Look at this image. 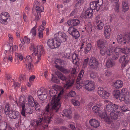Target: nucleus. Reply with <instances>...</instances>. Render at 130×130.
Returning a JSON list of instances; mask_svg holds the SVG:
<instances>
[{
	"mask_svg": "<svg viewBox=\"0 0 130 130\" xmlns=\"http://www.w3.org/2000/svg\"><path fill=\"white\" fill-rule=\"evenodd\" d=\"M89 59L87 58V59H84L83 63V65L84 67H86L87 64Z\"/></svg>",
	"mask_w": 130,
	"mask_h": 130,
	"instance_id": "0e129e2a",
	"label": "nucleus"
},
{
	"mask_svg": "<svg viewBox=\"0 0 130 130\" xmlns=\"http://www.w3.org/2000/svg\"><path fill=\"white\" fill-rule=\"evenodd\" d=\"M34 106L36 110L38 111H40V106L37 103H35Z\"/></svg>",
	"mask_w": 130,
	"mask_h": 130,
	"instance_id": "e2e57ef3",
	"label": "nucleus"
},
{
	"mask_svg": "<svg viewBox=\"0 0 130 130\" xmlns=\"http://www.w3.org/2000/svg\"><path fill=\"white\" fill-rule=\"evenodd\" d=\"M98 93L99 95L103 99H107L109 96V93L103 88H98Z\"/></svg>",
	"mask_w": 130,
	"mask_h": 130,
	"instance_id": "ddd939ff",
	"label": "nucleus"
},
{
	"mask_svg": "<svg viewBox=\"0 0 130 130\" xmlns=\"http://www.w3.org/2000/svg\"><path fill=\"white\" fill-rule=\"evenodd\" d=\"M102 4L96 1H94L90 3V8L92 10H96L98 11L99 10Z\"/></svg>",
	"mask_w": 130,
	"mask_h": 130,
	"instance_id": "9b49d317",
	"label": "nucleus"
},
{
	"mask_svg": "<svg viewBox=\"0 0 130 130\" xmlns=\"http://www.w3.org/2000/svg\"><path fill=\"white\" fill-rule=\"evenodd\" d=\"M118 116L114 112H111L110 113V118L112 119L116 120L118 118Z\"/></svg>",
	"mask_w": 130,
	"mask_h": 130,
	"instance_id": "4c0bfd02",
	"label": "nucleus"
},
{
	"mask_svg": "<svg viewBox=\"0 0 130 130\" xmlns=\"http://www.w3.org/2000/svg\"><path fill=\"white\" fill-rule=\"evenodd\" d=\"M93 10L90 8H89L82 13V16L84 18H92L93 13Z\"/></svg>",
	"mask_w": 130,
	"mask_h": 130,
	"instance_id": "2eb2a0df",
	"label": "nucleus"
},
{
	"mask_svg": "<svg viewBox=\"0 0 130 130\" xmlns=\"http://www.w3.org/2000/svg\"><path fill=\"white\" fill-rule=\"evenodd\" d=\"M37 27L35 26L31 29L30 32V34H32L33 35L35 36L36 35V28Z\"/></svg>",
	"mask_w": 130,
	"mask_h": 130,
	"instance_id": "4d7b16f0",
	"label": "nucleus"
},
{
	"mask_svg": "<svg viewBox=\"0 0 130 130\" xmlns=\"http://www.w3.org/2000/svg\"><path fill=\"white\" fill-rule=\"evenodd\" d=\"M90 125L92 127L96 128L100 125L99 122L96 120L92 119L90 120L89 122Z\"/></svg>",
	"mask_w": 130,
	"mask_h": 130,
	"instance_id": "aec40b11",
	"label": "nucleus"
},
{
	"mask_svg": "<svg viewBox=\"0 0 130 130\" xmlns=\"http://www.w3.org/2000/svg\"><path fill=\"white\" fill-rule=\"evenodd\" d=\"M55 73L58 77V78L62 80L66 81L67 78L61 73L58 71H56Z\"/></svg>",
	"mask_w": 130,
	"mask_h": 130,
	"instance_id": "393cba45",
	"label": "nucleus"
},
{
	"mask_svg": "<svg viewBox=\"0 0 130 130\" xmlns=\"http://www.w3.org/2000/svg\"><path fill=\"white\" fill-rule=\"evenodd\" d=\"M78 55L74 53L72 54V55L71 56L73 60V62L74 64H76L77 62L79 61V59L78 58Z\"/></svg>",
	"mask_w": 130,
	"mask_h": 130,
	"instance_id": "c756f323",
	"label": "nucleus"
},
{
	"mask_svg": "<svg viewBox=\"0 0 130 130\" xmlns=\"http://www.w3.org/2000/svg\"><path fill=\"white\" fill-rule=\"evenodd\" d=\"M99 62L98 60L94 57H91L88 62L89 67L92 70H95L98 68Z\"/></svg>",
	"mask_w": 130,
	"mask_h": 130,
	"instance_id": "0eeeda50",
	"label": "nucleus"
},
{
	"mask_svg": "<svg viewBox=\"0 0 130 130\" xmlns=\"http://www.w3.org/2000/svg\"><path fill=\"white\" fill-rule=\"evenodd\" d=\"M84 2V1L83 0H79L76 3L75 6L77 8L83 4Z\"/></svg>",
	"mask_w": 130,
	"mask_h": 130,
	"instance_id": "6e6d98bb",
	"label": "nucleus"
},
{
	"mask_svg": "<svg viewBox=\"0 0 130 130\" xmlns=\"http://www.w3.org/2000/svg\"><path fill=\"white\" fill-rule=\"evenodd\" d=\"M77 12V9L75 8L74 9L70 14V17H72L76 14Z\"/></svg>",
	"mask_w": 130,
	"mask_h": 130,
	"instance_id": "69168bd1",
	"label": "nucleus"
},
{
	"mask_svg": "<svg viewBox=\"0 0 130 130\" xmlns=\"http://www.w3.org/2000/svg\"><path fill=\"white\" fill-rule=\"evenodd\" d=\"M66 34L63 32H59L56 37L57 39L61 43L66 41L67 38Z\"/></svg>",
	"mask_w": 130,
	"mask_h": 130,
	"instance_id": "9d476101",
	"label": "nucleus"
},
{
	"mask_svg": "<svg viewBox=\"0 0 130 130\" xmlns=\"http://www.w3.org/2000/svg\"><path fill=\"white\" fill-rule=\"evenodd\" d=\"M63 92L62 90L56 95L57 93L56 90L52 89L49 90L50 95L52 97L51 102V105H50L48 104L45 107L41 114L42 117L36 121V124L37 126L42 125L44 128L48 127V124L52 120L53 115L58 111L60 107V97Z\"/></svg>",
	"mask_w": 130,
	"mask_h": 130,
	"instance_id": "f257e3e1",
	"label": "nucleus"
},
{
	"mask_svg": "<svg viewBox=\"0 0 130 130\" xmlns=\"http://www.w3.org/2000/svg\"><path fill=\"white\" fill-rule=\"evenodd\" d=\"M127 54H125L120 57L119 59V61L121 63L123 62L124 61H126V57L127 56Z\"/></svg>",
	"mask_w": 130,
	"mask_h": 130,
	"instance_id": "09e8293b",
	"label": "nucleus"
},
{
	"mask_svg": "<svg viewBox=\"0 0 130 130\" xmlns=\"http://www.w3.org/2000/svg\"><path fill=\"white\" fill-rule=\"evenodd\" d=\"M25 61H26V65H27V63L29 64L32 63H31L32 62V59L31 58V57L30 56H27L26 57V58L25 59Z\"/></svg>",
	"mask_w": 130,
	"mask_h": 130,
	"instance_id": "de8ad7c7",
	"label": "nucleus"
},
{
	"mask_svg": "<svg viewBox=\"0 0 130 130\" xmlns=\"http://www.w3.org/2000/svg\"><path fill=\"white\" fill-rule=\"evenodd\" d=\"M105 42L103 40L100 39L97 41V46L100 49H103L105 47Z\"/></svg>",
	"mask_w": 130,
	"mask_h": 130,
	"instance_id": "a878e982",
	"label": "nucleus"
},
{
	"mask_svg": "<svg viewBox=\"0 0 130 130\" xmlns=\"http://www.w3.org/2000/svg\"><path fill=\"white\" fill-rule=\"evenodd\" d=\"M75 95V92L74 91H70L69 94V96L71 97H73Z\"/></svg>",
	"mask_w": 130,
	"mask_h": 130,
	"instance_id": "774afa93",
	"label": "nucleus"
},
{
	"mask_svg": "<svg viewBox=\"0 0 130 130\" xmlns=\"http://www.w3.org/2000/svg\"><path fill=\"white\" fill-rule=\"evenodd\" d=\"M68 25L71 26H75L78 25L79 23L80 22L77 19H73L69 20L67 22Z\"/></svg>",
	"mask_w": 130,
	"mask_h": 130,
	"instance_id": "6ab92c4d",
	"label": "nucleus"
},
{
	"mask_svg": "<svg viewBox=\"0 0 130 130\" xmlns=\"http://www.w3.org/2000/svg\"><path fill=\"white\" fill-rule=\"evenodd\" d=\"M72 54L69 53H65L63 54V57L68 59H71V58Z\"/></svg>",
	"mask_w": 130,
	"mask_h": 130,
	"instance_id": "8fccbe9b",
	"label": "nucleus"
},
{
	"mask_svg": "<svg viewBox=\"0 0 130 130\" xmlns=\"http://www.w3.org/2000/svg\"><path fill=\"white\" fill-rule=\"evenodd\" d=\"M89 74V77L91 79H95L96 77L97 73L95 71H90Z\"/></svg>",
	"mask_w": 130,
	"mask_h": 130,
	"instance_id": "f704fd0d",
	"label": "nucleus"
},
{
	"mask_svg": "<svg viewBox=\"0 0 130 130\" xmlns=\"http://www.w3.org/2000/svg\"><path fill=\"white\" fill-rule=\"evenodd\" d=\"M104 74L105 75L107 76H109L111 74V71L108 70L105 71H104Z\"/></svg>",
	"mask_w": 130,
	"mask_h": 130,
	"instance_id": "052dcab7",
	"label": "nucleus"
},
{
	"mask_svg": "<svg viewBox=\"0 0 130 130\" xmlns=\"http://www.w3.org/2000/svg\"><path fill=\"white\" fill-rule=\"evenodd\" d=\"M98 93L99 95L103 99H107L109 96V93L103 88H98Z\"/></svg>",
	"mask_w": 130,
	"mask_h": 130,
	"instance_id": "f8f14e48",
	"label": "nucleus"
},
{
	"mask_svg": "<svg viewBox=\"0 0 130 130\" xmlns=\"http://www.w3.org/2000/svg\"><path fill=\"white\" fill-rule=\"evenodd\" d=\"M26 76L24 75L20 74L19 76V80L21 81H24L26 79Z\"/></svg>",
	"mask_w": 130,
	"mask_h": 130,
	"instance_id": "13d9d810",
	"label": "nucleus"
},
{
	"mask_svg": "<svg viewBox=\"0 0 130 130\" xmlns=\"http://www.w3.org/2000/svg\"><path fill=\"white\" fill-rule=\"evenodd\" d=\"M68 32L76 39L79 37L80 34L77 30L73 27H69Z\"/></svg>",
	"mask_w": 130,
	"mask_h": 130,
	"instance_id": "1a4fd4ad",
	"label": "nucleus"
},
{
	"mask_svg": "<svg viewBox=\"0 0 130 130\" xmlns=\"http://www.w3.org/2000/svg\"><path fill=\"white\" fill-rule=\"evenodd\" d=\"M123 82L121 80H118L113 83V86L116 89H119L123 86Z\"/></svg>",
	"mask_w": 130,
	"mask_h": 130,
	"instance_id": "412c9836",
	"label": "nucleus"
},
{
	"mask_svg": "<svg viewBox=\"0 0 130 130\" xmlns=\"http://www.w3.org/2000/svg\"><path fill=\"white\" fill-rule=\"evenodd\" d=\"M121 109L124 112L129 110V108L127 107L126 105H124L121 107Z\"/></svg>",
	"mask_w": 130,
	"mask_h": 130,
	"instance_id": "680f3d73",
	"label": "nucleus"
},
{
	"mask_svg": "<svg viewBox=\"0 0 130 130\" xmlns=\"http://www.w3.org/2000/svg\"><path fill=\"white\" fill-rule=\"evenodd\" d=\"M106 110H107V112H113V111L111 104H109L106 106Z\"/></svg>",
	"mask_w": 130,
	"mask_h": 130,
	"instance_id": "603ef678",
	"label": "nucleus"
},
{
	"mask_svg": "<svg viewBox=\"0 0 130 130\" xmlns=\"http://www.w3.org/2000/svg\"><path fill=\"white\" fill-rule=\"evenodd\" d=\"M125 91V89L121 90L119 99L121 101H124L126 104H128L130 103V93Z\"/></svg>",
	"mask_w": 130,
	"mask_h": 130,
	"instance_id": "39448f33",
	"label": "nucleus"
},
{
	"mask_svg": "<svg viewBox=\"0 0 130 130\" xmlns=\"http://www.w3.org/2000/svg\"><path fill=\"white\" fill-rule=\"evenodd\" d=\"M19 113L18 111L11 110L9 112V117L12 119L19 117Z\"/></svg>",
	"mask_w": 130,
	"mask_h": 130,
	"instance_id": "4be33fe9",
	"label": "nucleus"
},
{
	"mask_svg": "<svg viewBox=\"0 0 130 130\" xmlns=\"http://www.w3.org/2000/svg\"><path fill=\"white\" fill-rule=\"evenodd\" d=\"M40 47L41 51H43V47L42 45H41L40 47L39 45H37V46L36 51L34 44H31V46L30 47V50L33 51V53L35 56H37L36 61L35 62V64H37L41 59V53L40 50Z\"/></svg>",
	"mask_w": 130,
	"mask_h": 130,
	"instance_id": "20e7f679",
	"label": "nucleus"
},
{
	"mask_svg": "<svg viewBox=\"0 0 130 130\" xmlns=\"http://www.w3.org/2000/svg\"><path fill=\"white\" fill-rule=\"evenodd\" d=\"M101 106L98 104H97L94 106L92 108L93 111L94 112L98 113L100 110Z\"/></svg>",
	"mask_w": 130,
	"mask_h": 130,
	"instance_id": "72a5a7b5",
	"label": "nucleus"
},
{
	"mask_svg": "<svg viewBox=\"0 0 130 130\" xmlns=\"http://www.w3.org/2000/svg\"><path fill=\"white\" fill-rule=\"evenodd\" d=\"M69 108L68 109L64 110L63 111V113L61 114L60 115V116L61 118H64V115L65 116L68 118L70 119L72 117L71 115V107L70 106H69Z\"/></svg>",
	"mask_w": 130,
	"mask_h": 130,
	"instance_id": "dca6fc26",
	"label": "nucleus"
},
{
	"mask_svg": "<svg viewBox=\"0 0 130 130\" xmlns=\"http://www.w3.org/2000/svg\"><path fill=\"white\" fill-rule=\"evenodd\" d=\"M92 46L90 43H88L86 46L85 49V53L86 54L90 51L91 48Z\"/></svg>",
	"mask_w": 130,
	"mask_h": 130,
	"instance_id": "49530a36",
	"label": "nucleus"
},
{
	"mask_svg": "<svg viewBox=\"0 0 130 130\" xmlns=\"http://www.w3.org/2000/svg\"><path fill=\"white\" fill-rule=\"evenodd\" d=\"M120 51L123 53H130V47H126L125 48L121 49V48Z\"/></svg>",
	"mask_w": 130,
	"mask_h": 130,
	"instance_id": "a18cd8bd",
	"label": "nucleus"
},
{
	"mask_svg": "<svg viewBox=\"0 0 130 130\" xmlns=\"http://www.w3.org/2000/svg\"><path fill=\"white\" fill-rule=\"evenodd\" d=\"M54 41L53 39H50L48 40L47 42V44L49 47L50 48H53V43Z\"/></svg>",
	"mask_w": 130,
	"mask_h": 130,
	"instance_id": "58836bf2",
	"label": "nucleus"
},
{
	"mask_svg": "<svg viewBox=\"0 0 130 130\" xmlns=\"http://www.w3.org/2000/svg\"><path fill=\"white\" fill-rule=\"evenodd\" d=\"M106 67L108 68L111 67L114 65V63L112 60L108 59L106 62Z\"/></svg>",
	"mask_w": 130,
	"mask_h": 130,
	"instance_id": "e433bc0d",
	"label": "nucleus"
},
{
	"mask_svg": "<svg viewBox=\"0 0 130 130\" xmlns=\"http://www.w3.org/2000/svg\"><path fill=\"white\" fill-rule=\"evenodd\" d=\"M55 66L64 74H68L70 73V70L64 68V67L60 66L57 64L55 65Z\"/></svg>",
	"mask_w": 130,
	"mask_h": 130,
	"instance_id": "b1692460",
	"label": "nucleus"
},
{
	"mask_svg": "<svg viewBox=\"0 0 130 130\" xmlns=\"http://www.w3.org/2000/svg\"><path fill=\"white\" fill-rule=\"evenodd\" d=\"M111 105L113 111H116L117 112L116 110L118 109L119 107L118 105L116 104H111Z\"/></svg>",
	"mask_w": 130,
	"mask_h": 130,
	"instance_id": "bf43d9fd",
	"label": "nucleus"
},
{
	"mask_svg": "<svg viewBox=\"0 0 130 130\" xmlns=\"http://www.w3.org/2000/svg\"><path fill=\"white\" fill-rule=\"evenodd\" d=\"M0 129L4 130L7 129V123L5 122H2L0 123Z\"/></svg>",
	"mask_w": 130,
	"mask_h": 130,
	"instance_id": "79ce46f5",
	"label": "nucleus"
},
{
	"mask_svg": "<svg viewBox=\"0 0 130 130\" xmlns=\"http://www.w3.org/2000/svg\"><path fill=\"white\" fill-rule=\"evenodd\" d=\"M74 83L73 81H70L68 80L66 81L65 86L67 89H68L70 88L72 86Z\"/></svg>",
	"mask_w": 130,
	"mask_h": 130,
	"instance_id": "ea45409f",
	"label": "nucleus"
},
{
	"mask_svg": "<svg viewBox=\"0 0 130 130\" xmlns=\"http://www.w3.org/2000/svg\"><path fill=\"white\" fill-rule=\"evenodd\" d=\"M25 116L24 117H27V114H30L32 113L33 112V110L29 107L27 109L25 110Z\"/></svg>",
	"mask_w": 130,
	"mask_h": 130,
	"instance_id": "37998d69",
	"label": "nucleus"
},
{
	"mask_svg": "<svg viewBox=\"0 0 130 130\" xmlns=\"http://www.w3.org/2000/svg\"><path fill=\"white\" fill-rule=\"evenodd\" d=\"M52 81L54 83L58 84L60 82L59 79L56 76H55L53 74H52Z\"/></svg>",
	"mask_w": 130,
	"mask_h": 130,
	"instance_id": "c03bdc74",
	"label": "nucleus"
},
{
	"mask_svg": "<svg viewBox=\"0 0 130 130\" xmlns=\"http://www.w3.org/2000/svg\"><path fill=\"white\" fill-rule=\"evenodd\" d=\"M119 0H111V3L115 6V10L117 12H118L119 11V5L118 3Z\"/></svg>",
	"mask_w": 130,
	"mask_h": 130,
	"instance_id": "bb28decb",
	"label": "nucleus"
},
{
	"mask_svg": "<svg viewBox=\"0 0 130 130\" xmlns=\"http://www.w3.org/2000/svg\"><path fill=\"white\" fill-rule=\"evenodd\" d=\"M9 17V15L6 12H3L1 15L0 22L2 24H5Z\"/></svg>",
	"mask_w": 130,
	"mask_h": 130,
	"instance_id": "a211bd4d",
	"label": "nucleus"
},
{
	"mask_svg": "<svg viewBox=\"0 0 130 130\" xmlns=\"http://www.w3.org/2000/svg\"><path fill=\"white\" fill-rule=\"evenodd\" d=\"M54 41L53 44V48H57L59 47L61 45L60 42L57 39V38L55 37L53 39Z\"/></svg>",
	"mask_w": 130,
	"mask_h": 130,
	"instance_id": "2f4dec72",
	"label": "nucleus"
},
{
	"mask_svg": "<svg viewBox=\"0 0 130 130\" xmlns=\"http://www.w3.org/2000/svg\"><path fill=\"white\" fill-rule=\"evenodd\" d=\"M84 71L83 70H81L78 76L77 80V87L80 88V86H84L85 88L87 90L92 91L94 89L95 85L93 82L89 80L86 81L84 80L82 82L80 81V79L82 78L84 74Z\"/></svg>",
	"mask_w": 130,
	"mask_h": 130,
	"instance_id": "f03ea898",
	"label": "nucleus"
},
{
	"mask_svg": "<svg viewBox=\"0 0 130 130\" xmlns=\"http://www.w3.org/2000/svg\"><path fill=\"white\" fill-rule=\"evenodd\" d=\"M117 39L118 42L122 45L128 43L130 40V32L125 34L123 37L122 35H118Z\"/></svg>",
	"mask_w": 130,
	"mask_h": 130,
	"instance_id": "423d86ee",
	"label": "nucleus"
},
{
	"mask_svg": "<svg viewBox=\"0 0 130 130\" xmlns=\"http://www.w3.org/2000/svg\"><path fill=\"white\" fill-rule=\"evenodd\" d=\"M36 6V10L37 13H38L40 16H41V12H43L44 10L43 7H40L39 6Z\"/></svg>",
	"mask_w": 130,
	"mask_h": 130,
	"instance_id": "a19ab883",
	"label": "nucleus"
},
{
	"mask_svg": "<svg viewBox=\"0 0 130 130\" xmlns=\"http://www.w3.org/2000/svg\"><path fill=\"white\" fill-rule=\"evenodd\" d=\"M28 104L31 106H34L35 103L34 99L30 95H29L28 97Z\"/></svg>",
	"mask_w": 130,
	"mask_h": 130,
	"instance_id": "7c9ffc66",
	"label": "nucleus"
},
{
	"mask_svg": "<svg viewBox=\"0 0 130 130\" xmlns=\"http://www.w3.org/2000/svg\"><path fill=\"white\" fill-rule=\"evenodd\" d=\"M110 27V26L108 25L105 26L104 28L105 36V38L107 39H108L109 37V36L111 32Z\"/></svg>",
	"mask_w": 130,
	"mask_h": 130,
	"instance_id": "5701e85b",
	"label": "nucleus"
},
{
	"mask_svg": "<svg viewBox=\"0 0 130 130\" xmlns=\"http://www.w3.org/2000/svg\"><path fill=\"white\" fill-rule=\"evenodd\" d=\"M37 94L38 98L42 100L46 99L48 95L47 90L46 89L38 90Z\"/></svg>",
	"mask_w": 130,
	"mask_h": 130,
	"instance_id": "6e6552de",
	"label": "nucleus"
},
{
	"mask_svg": "<svg viewBox=\"0 0 130 130\" xmlns=\"http://www.w3.org/2000/svg\"><path fill=\"white\" fill-rule=\"evenodd\" d=\"M128 1L124 0L122 2V8L125 11H127L129 8Z\"/></svg>",
	"mask_w": 130,
	"mask_h": 130,
	"instance_id": "cd10ccee",
	"label": "nucleus"
},
{
	"mask_svg": "<svg viewBox=\"0 0 130 130\" xmlns=\"http://www.w3.org/2000/svg\"><path fill=\"white\" fill-rule=\"evenodd\" d=\"M72 104L74 106H79L80 105V102L77 100L75 99H72L71 100Z\"/></svg>",
	"mask_w": 130,
	"mask_h": 130,
	"instance_id": "3c124183",
	"label": "nucleus"
},
{
	"mask_svg": "<svg viewBox=\"0 0 130 130\" xmlns=\"http://www.w3.org/2000/svg\"><path fill=\"white\" fill-rule=\"evenodd\" d=\"M25 97L24 96H21L20 97L19 101L20 103V105L22 107L21 114L23 116H25V115L24 109L25 108L24 104L25 103Z\"/></svg>",
	"mask_w": 130,
	"mask_h": 130,
	"instance_id": "f3484780",
	"label": "nucleus"
},
{
	"mask_svg": "<svg viewBox=\"0 0 130 130\" xmlns=\"http://www.w3.org/2000/svg\"><path fill=\"white\" fill-rule=\"evenodd\" d=\"M112 93L115 98L116 99H119L120 95V91L118 90H115L112 92Z\"/></svg>",
	"mask_w": 130,
	"mask_h": 130,
	"instance_id": "c9c22d12",
	"label": "nucleus"
},
{
	"mask_svg": "<svg viewBox=\"0 0 130 130\" xmlns=\"http://www.w3.org/2000/svg\"><path fill=\"white\" fill-rule=\"evenodd\" d=\"M27 64L26 68L30 72H32L33 68V65L32 63L28 64Z\"/></svg>",
	"mask_w": 130,
	"mask_h": 130,
	"instance_id": "864d4df0",
	"label": "nucleus"
},
{
	"mask_svg": "<svg viewBox=\"0 0 130 130\" xmlns=\"http://www.w3.org/2000/svg\"><path fill=\"white\" fill-rule=\"evenodd\" d=\"M95 23L96 25L97 29L101 30L103 28L104 24L102 21H95Z\"/></svg>",
	"mask_w": 130,
	"mask_h": 130,
	"instance_id": "c85d7f7f",
	"label": "nucleus"
},
{
	"mask_svg": "<svg viewBox=\"0 0 130 130\" xmlns=\"http://www.w3.org/2000/svg\"><path fill=\"white\" fill-rule=\"evenodd\" d=\"M98 93L99 95L103 99H107L109 96V93L103 88H98Z\"/></svg>",
	"mask_w": 130,
	"mask_h": 130,
	"instance_id": "4468645a",
	"label": "nucleus"
},
{
	"mask_svg": "<svg viewBox=\"0 0 130 130\" xmlns=\"http://www.w3.org/2000/svg\"><path fill=\"white\" fill-rule=\"evenodd\" d=\"M94 27L90 22L88 23L85 28L89 33H91L94 29Z\"/></svg>",
	"mask_w": 130,
	"mask_h": 130,
	"instance_id": "473e14b6",
	"label": "nucleus"
},
{
	"mask_svg": "<svg viewBox=\"0 0 130 130\" xmlns=\"http://www.w3.org/2000/svg\"><path fill=\"white\" fill-rule=\"evenodd\" d=\"M121 48L119 47L116 48L114 46H111L106 51V53L108 56H112V59L114 60H116L118 58L119 54L121 52Z\"/></svg>",
	"mask_w": 130,
	"mask_h": 130,
	"instance_id": "7ed1b4c3",
	"label": "nucleus"
},
{
	"mask_svg": "<svg viewBox=\"0 0 130 130\" xmlns=\"http://www.w3.org/2000/svg\"><path fill=\"white\" fill-rule=\"evenodd\" d=\"M128 60H126L125 61H124L123 62L121 63V67L122 68H123L126 66V65L128 62Z\"/></svg>",
	"mask_w": 130,
	"mask_h": 130,
	"instance_id": "338daca9",
	"label": "nucleus"
},
{
	"mask_svg": "<svg viewBox=\"0 0 130 130\" xmlns=\"http://www.w3.org/2000/svg\"><path fill=\"white\" fill-rule=\"evenodd\" d=\"M10 111H11L10 110L9 105L8 104H7L6 105L5 109V113L6 114H7L8 113L9 114V112Z\"/></svg>",
	"mask_w": 130,
	"mask_h": 130,
	"instance_id": "5fc2aeb1",
	"label": "nucleus"
}]
</instances>
